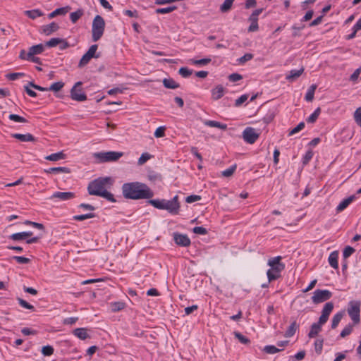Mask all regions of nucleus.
<instances>
[{"mask_svg":"<svg viewBox=\"0 0 361 361\" xmlns=\"http://www.w3.org/2000/svg\"><path fill=\"white\" fill-rule=\"evenodd\" d=\"M122 193L126 199H150L154 192L146 184L140 182L126 183L122 185Z\"/></svg>","mask_w":361,"mask_h":361,"instance_id":"1","label":"nucleus"},{"mask_svg":"<svg viewBox=\"0 0 361 361\" xmlns=\"http://www.w3.org/2000/svg\"><path fill=\"white\" fill-rule=\"evenodd\" d=\"M148 202L154 207L159 209H165L173 215L178 214L180 207L178 195L174 196L169 200L165 199H154L149 200Z\"/></svg>","mask_w":361,"mask_h":361,"instance_id":"2","label":"nucleus"},{"mask_svg":"<svg viewBox=\"0 0 361 361\" xmlns=\"http://www.w3.org/2000/svg\"><path fill=\"white\" fill-rule=\"evenodd\" d=\"M114 183L111 177H100L91 181L87 186V191L90 195L99 196L97 192L109 189Z\"/></svg>","mask_w":361,"mask_h":361,"instance_id":"3","label":"nucleus"},{"mask_svg":"<svg viewBox=\"0 0 361 361\" xmlns=\"http://www.w3.org/2000/svg\"><path fill=\"white\" fill-rule=\"evenodd\" d=\"M281 256L271 258L268 260V265L271 267L267 272L269 282L278 279L281 277V272L285 269V264L281 263Z\"/></svg>","mask_w":361,"mask_h":361,"instance_id":"4","label":"nucleus"},{"mask_svg":"<svg viewBox=\"0 0 361 361\" xmlns=\"http://www.w3.org/2000/svg\"><path fill=\"white\" fill-rule=\"evenodd\" d=\"M105 28V21L104 18L97 15L93 21L92 26V37L93 42L98 41L103 35Z\"/></svg>","mask_w":361,"mask_h":361,"instance_id":"5","label":"nucleus"},{"mask_svg":"<svg viewBox=\"0 0 361 361\" xmlns=\"http://www.w3.org/2000/svg\"><path fill=\"white\" fill-rule=\"evenodd\" d=\"M123 156V153L121 152H96L93 154V157L99 163L111 162L118 160Z\"/></svg>","mask_w":361,"mask_h":361,"instance_id":"6","label":"nucleus"},{"mask_svg":"<svg viewBox=\"0 0 361 361\" xmlns=\"http://www.w3.org/2000/svg\"><path fill=\"white\" fill-rule=\"evenodd\" d=\"M360 301H350L349 302V307L348 313L354 324H357L360 321Z\"/></svg>","mask_w":361,"mask_h":361,"instance_id":"7","label":"nucleus"},{"mask_svg":"<svg viewBox=\"0 0 361 361\" xmlns=\"http://www.w3.org/2000/svg\"><path fill=\"white\" fill-rule=\"evenodd\" d=\"M332 293L329 290L317 289L314 291L312 300L314 304H319L329 300Z\"/></svg>","mask_w":361,"mask_h":361,"instance_id":"8","label":"nucleus"},{"mask_svg":"<svg viewBox=\"0 0 361 361\" xmlns=\"http://www.w3.org/2000/svg\"><path fill=\"white\" fill-rule=\"evenodd\" d=\"M259 135L253 128L247 127L243 132V140L249 144H253L258 139Z\"/></svg>","mask_w":361,"mask_h":361,"instance_id":"9","label":"nucleus"},{"mask_svg":"<svg viewBox=\"0 0 361 361\" xmlns=\"http://www.w3.org/2000/svg\"><path fill=\"white\" fill-rule=\"evenodd\" d=\"M81 85V82H77L71 88V97L72 99L78 102H83L87 99V95L80 89H77V87Z\"/></svg>","mask_w":361,"mask_h":361,"instance_id":"10","label":"nucleus"},{"mask_svg":"<svg viewBox=\"0 0 361 361\" xmlns=\"http://www.w3.org/2000/svg\"><path fill=\"white\" fill-rule=\"evenodd\" d=\"M173 240L177 245L183 247H188L191 243L190 238L186 234L175 233L173 234Z\"/></svg>","mask_w":361,"mask_h":361,"instance_id":"11","label":"nucleus"},{"mask_svg":"<svg viewBox=\"0 0 361 361\" xmlns=\"http://www.w3.org/2000/svg\"><path fill=\"white\" fill-rule=\"evenodd\" d=\"M75 193L72 192H55L49 197L50 200L59 199L61 201H67L75 197Z\"/></svg>","mask_w":361,"mask_h":361,"instance_id":"12","label":"nucleus"},{"mask_svg":"<svg viewBox=\"0 0 361 361\" xmlns=\"http://www.w3.org/2000/svg\"><path fill=\"white\" fill-rule=\"evenodd\" d=\"M59 29V26L57 23L52 22L49 25H46L42 27V32L45 35H50L53 32L57 31Z\"/></svg>","mask_w":361,"mask_h":361,"instance_id":"13","label":"nucleus"},{"mask_svg":"<svg viewBox=\"0 0 361 361\" xmlns=\"http://www.w3.org/2000/svg\"><path fill=\"white\" fill-rule=\"evenodd\" d=\"M11 136L16 139L19 140L21 142H35L36 141V138L30 133L27 134H20V133H13Z\"/></svg>","mask_w":361,"mask_h":361,"instance_id":"14","label":"nucleus"},{"mask_svg":"<svg viewBox=\"0 0 361 361\" xmlns=\"http://www.w3.org/2000/svg\"><path fill=\"white\" fill-rule=\"evenodd\" d=\"M44 47L42 44L32 46L29 48L28 57H32V56L40 54L44 51Z\"/></svg>","mask_w":361,"mask_h":361,"instance_id":"15","label":"nucleus"},{"mask_svg":"<svg viewBox=\"0 0 361 361\" xmlns=\"http://www.w3.org/2000/svg\"><path fill=\"white\" fill-rule=\"evenodd\" d=\"M338 252L337 251L332 252L329 256V263L330 266L335 269H338Z\"/></svg>","mask_w":361,"mask_h":361,"instance_id":"16","label":"nucleus"},{"mask_svg":"<svg viewBox=\"0 0 361 361\" xmlns=\"http://www.w3.org/2000/svg\"><path fill=\"white\" fill-rule=\"evenodd\" d=\"M355 196L351 195L348 198L343 200L336 207L337 212H341L344 210L354 200Z\"/></svg>","mask_w":361,"mask_h":361,"instance_id":"17","label":"nucleus"},{"mask_svg":"<svg viewBox=\"0 0 361 361\" xmlns=\"http://www.w3.org/2000/svg\"><path fill=\"white\" fill-rule=\"evenodd\" d=\"M304 71V68H302L299 70H291L288 75L286 76V79L288 81H293L296 78H299Z\"/></svg>","mask_w":361,"mask_h":361,"instance_id":"18","label":"nucleus"},{"mask_svg":"<svg viewBox=\"0 0 361 361\" xmlns=\"http://www.w3.org/2000/svg\"><path fill=\"white\" fill-rule=\"evenodd\" d=\"M44 172L46 173H70L71 172V169L68 167H52L49 168L48 169H44Z\"/></svg>","mask_w":361,"mask_h":361,"instance_id":"19","label":"nucleus"},{"mask_svg":"<svg viewBox=\"0 0 361 361\" xmlns=\"http://www.w3.org/2000/svg\"><path fill=\"white\" fill-rule=\"evenodd\" d=\"M224 93V88L222 85H218L213 90H212V98L215 100L221 98Z\"/></svg>","mask_w":361,"mask_h":361,"instance_id":"20","label":"nucleus"},{"mask_svg":"<svg viewBox=\"0 0 361 361\" xmlns=\"http://www.w3.org/2000/svg\"><path fill=\"white\" fill-rule=\"evenodd\" d=\"M204 124L207 126L213 127V128H218L221 130H226L227 129V125L224 123H221L220 122L216 121H211V120H206L204 121Z\"/></svg>","mask_w":361,"mask_h":361,"instance_id":"21","label":"nucleus"},{"mask_svg":"<svg viewBox=\"0 0 361 361\" xmlns=\"http://www.w3.org/2000/svg\"><path fill=\"white\" fill-rule=\"evenodd\" d=\"M299 328V325L297 324V322L295 321H293L290 325L289 326V327L288 328V329L286 330V331L285 332V337L286 338H290V337H292L296 330Z\"/></svg>","mask_w":361,"mask_h":361,"instance_id":"22","label":"nucleus"},{"mask_svg":"<svg viewBox=\"0 0 361 361\" xmlns=\"http://www.w3.org/2000/svg\"><path fill=\"white\" fill-rule=\"evenodd\" d=\"M66 158V154L61 151L56 153L51 154L45 157L46 160L56 161L59 160L64 159Z\"/></svg>","mask_w":361,"mask_h":361,"instance_id":"23","label":"nucleus"},{"mask_svg":"<svg viewBox=\"0 0 361 361\" xmlns=\"http://www.w3.org/2000/svg\"><path fill=\"white\" fill-rule=\"evenodd\" d=\"M322 330V326L317 322L313 323L311 326L310 331L308 334L310 338H314Z\"/></svg>","mask_w":361,"mask_h":361,"instance_id":"24","label":"nucleus"},{"mask_svg":"<svg viewBox=\"0 0 361 361\" xmlns=\"http://www.w3.org/2000/svg\"><path fill=\"white\" fill-rule=\"evenodd\" d=\"M163 84L168 89H176L180 87V85L172 78H164Z\"/></svg>","mask_w":361,"mask_h":361,"instance_id":"25","label":"nucleus"},{"mask_svg":"<svg viewBox=\"0 0 361 361\" xmlns=\"http://www.w3.org/2000/svg\"><path fill=\"white\" fill-rule=\"evenodd\" d=\"M73 334L81 340H85L89 337L87 329L85 328H77L73 331Z\"/></svg>","mask_w":361,"mask_h":361,"instance_id":"26","label":"nucleus"},{"mask_svg":"<svg viewBox=\"0 0 361 361\" xmlns=\"http://www.w3.org/2000/svg\"><path fill=\"white\" fill-rule=\"evenodd\" d=\"M343 315H344V312H343V311L339 312L334 315L332 320H331V328L333 329H336L338 326L339 322L343 317Z\"/></svg>","mask_w":361,"mask_h":361,"instance_id":"27","label":"nucleus"},{"mask_svg":"<svg viewBox=\"0 0 361 361\" xmlns=\"http://www.w3.org/2000/svg\"><path fill=\"white\" fill-rule=\"evenodd\" d=\"M234 1L235 0H225L224 3L220 6V11L221 13H227L229 11Z\"/></svg>","mask_w":361,"mask_h":361,"instance_id":"28","label":"nucleus"},{"mask_svg":"<svg viewBox=\"0 0 361 361\" xmlns=\"http://www.w3.org/2000/svg\"><path fill=\"white\" fill-rule=\"evenodd\" d=\"M317 89L316 85H312L305 94V99L307 102H312L314 99V92Z\"/></svg>","mask_w":361,"mask_h":361,"instance_id":"29","label":"nucleus"},{"mask_svg":"<svg viewBox=\"0 0 361 361\" xmlns=\"http://www.w3.org/2000/svg\"><path fill=\"white\" fill-rule=\"evenodd\" d=\"M25 14L31 19H35L37 17L43 16V13L39 9L25 11Z\"/></svg>","mask_w":361,"mask_h":361,"instance_id":"30","label":"nucleus"},{"mask_svg":"<svg viewBox=\"0 0 361 361\" xmlns=\"http://www.w3.org/2000/svg\"><path fill=\"white\" fill-rule=\"evenodd\" d=\"M67 11H67L66 8H64V7L59 8L55 9L51 13H50L48 15V17H49V18H53L56 17V16H59V15L63 16L67 13Z\"/></svg>","mask_w":361,"mask_h":361,"instance_id":"31","label":"nucleus"},{"mask_svg":"<svg viewBox=\"0 0 361 361\" xmlns=\"http://www.w3.org/2000/svg\"><path fill=\"white\" fill-rule=\"evenodd\" d=\"M282 349H280L279 348H277L276 346L275 345H265L263 348V351L267 354H275V353H277L280 351H281Z\"/></svg>","mask_w":361,"mask_h":361,"instance_id":"32","label":"nucleus"},{"mask_svg":"<svg viewBox=\"0 0 361 361\" xmlns=\"http://www.w3.org/2000/svg\"><path fill=\"white\" fill-rule=\"evenodd\" d=\"M333 309H334V303L332 302H328L324 305V306L322 309V314H324L327 317H329Z\"/></svg>","mask_w":361,"mask_h":361,"instance_id":"33","label":"nucleus"},{"mask_svg":"<svg viewBox=\"0 0 361 361\" xmlns=\"http://www.w3.org/2000/svg\"><path fill=\"white\" fill-rule=\"evenodd\" d=\"M125 303L123 302H114L110 304L111 311L114 312H118L125 307Z\"/></svg>","mask_w":361,"mask_h":361,"instance_id":"34","label":"nucleus"},{"mask_svg":"<svg viewBox=\"0 0 361 361\" xmlns=\"http://www.w3.org/2000/svg\"><path fill=\"white\" fill-rule=\"evenodd\" d=\"M99 197H104L111 202H115L116 200L114 197V195L109 192L107 190L103 191V192H97Z\"/></svg>","mask_w":361,"mask_h":361,"instance_id":"35","label":"nucleus"},{"mask_svg":"<svg viewBox=\"0 0 361 361\" xmlns=\"http://www.w3.org/2000/svg\"><path fill=\"white\" fill-rule=\"evenodd\" d=\"M321 112L320 108H317L315 111L307 118V122L310 123H314L318 118Z\"/></svg>","mask_w":361,"mask_h":361,"instance_id":"36","label":"nucleus"},{"mask_svg":"<svg viewBox=\"0 0 361 361\" xmlns=\"http://www.w3.org/2000/svg\"><path fill=\"white\" fill-rule=\"evenodd\" d=\"M235 337L238 339V341L243 343V344H249L250 343V341L248 338H247L246 336H243L242 334H240V332H238V331H235L233 333Z\"/></svg>","mask_w":361,"mask_h":361,"instance_id":"37","label":"nucleus"},{"mask_svg":"<svg viewBox=\"0 0 361 361\" xmlns=\"http://www.w3.org/2000/svg\"><path fill=\"white\" fill-rule=\"evenodd\" d=\"M190 62L194 65H200V66H204L211 62V59L206 58V59H190Z\"/></svg>","mask_w":361,"mask_h":361,"instance_id":"38","label":"nucleus"},{"mask_svg":"<svg viewBox=\"0 0 361 361\" xmlns=\"http://www.w3.org/2000/svg\"><path fill=\"white\" fill-rule=\"evenodd\" d=\"M354 325H355L354 324H348L341 332V334H340L341 337L345 338V336L350 335L353 331Z\"/></svg>","mask_w":361,"mask_h":361,"instance_id":"39","label":"nucleus"},{"mask_svg":"<svg viewBox=\"0 0 361 361\" xmlns=\"http://www.w3.org/2000/svg\"><path fill=\"white\" fill-rule=\"evenodd\" d=\"M95 214L94 213H88L85 214L75 215L73 218L75 221H83L87 219L95 217Z\"/></svg>","mask_w":361,"mask_h":361,"instance_id":"40","label":"nucleus"},{"mask_svg":"<svg viewBox=\"0 0 361 361\" xmlns=\"http://www.w3.org/2000/svg\"><path fill=\"white\" fill-rule=\"evenodd\" d=\"M177 8L176 6H171L166 8H159L156 9L157 13L165 14L171 13Z\"/></svg>","mask_w":361,"mask_h":361,"instance_id":"41","label":"nucleus"},{"mask_svg":"<svg viewBox=\"0 0 361 361\" xmlns=\"http://www.w3.org/2000/svg\"><path fill=\"white\" fill-rule=\"evenodd\" d=\"M83 13L81 10H78L75 12H73L70 14V19L72 23H76L78 19L82 16Z\"/></svg>","mask_w":361,"mask_h":361,"instance_id":"42","label":"nucleus"},{"mask_svg":"<svg viewBox=\"0 0 361 361\" xmlns=\"http://www.w3.org/2000/svg\"><path fill=\"white\" fill-rule=\"evenodd\" d=\"M64 86V83L63 82H56L51 85V86L48 88V90L53 92L59 91Z\"/></svg>","mask_w":361,"mask_h":361,"instance_id":"43","label":"nucleus"},{"mask_svg":"<svg viewBox=\"0 0 361 361\" xmlns=\"http://www.w3.org/2000/svg\"><path fill=\"white\" fill-rule=\"evenodd\" d=\"M93 57H90V55H88L87 53H85L82 56V58L80 59V62H79V64H78V66L80 68H82L83 66H85V65H87L90 61L91 60V59H92Z\"/></svg>","mask_w":361,"mask_h":361,"instance_id":"44","label":"nucleus"},{"mask_svg":"<svg viewBox=\"0 0 361 361\" xmlns=\"http://www.w3.org/2000/svg\"><path fill=\"white\" fill-rule=\"evenodd\" d=\"M97 48H98V46L97 44H93L92 45L89 49L87 50V51L86 52L88 55L90 56V57H93V58H99V54H96V51L97 50Z\"/></svg>","mask_w":361,"mask_h":361,"instance_id":"45","label":"nucleus"},{"mask_svg":"<svg viewBox=\"0 0 361 361\" xmlns=\"http://www.w3.org/2000/svg\"><path fill=\"white\" fill-rule=\"evenodd\" d=\"M178 73L183 77V78H188L190 76L192 73V71L188 69L186 67H181Z\"/></svg>","mask_w":361,"mask_h":361,"instance_id":"46","label":"nucleus"},{"mask_svg":"<svg viewBox=\"0 0 361 361\" xmlns=\"http://www.w3.org/2000/svg\"><path fill=\"white\" fill-rule=\"evenodd\" d=\"M152 156L147 153H142L140 157L138 159L137 164L138 165H143L145 162H147L149 159H150Z\"/></svg>","mask_w":361,"mask_h":361,"instance_id":"47","label":"nucleus"},{"mask_svg":"<svg viewBox=\"0 0 361 361\" xmlns=\"http://www.w3.org/2000/svg\"><path fill=\"white\" fill-rule=\"evenodd\" d=\"M263 8H258L255 10L252 14L249 17V21H257L258 22V16L262 13Z\"/></svg>","mask_w":361,"mask_h":361,"instance_id":"48","label":"nucleus"},{"mask_svg":"<svg viewBox=\"0 0 361 361\" xmlns=\"http://www.w3.org/2000/svg\"><path fill=\"white\" fill-rule=\"evenodd\" d=\"M54 348L51 345H45L42 348V353L44 356H50L54 353Z\"/></svg>","mask_w":361,"mask_h":361,"instance_id":"49","label":"nucleus"},{"mask_svg":"<svg viewBox=\"0 0 361 361\" xmlns=\"http://www.w3.org/2000/svg\"><path fill=\"white\" fill-rule=\"evenodd\" d=\"M61 38H51L46 42V46L49 47H54L60 44Z\"/></svg>","mask_w":361,"mask_h":361,"instance_id":"50","label":"nucleus"},{"mask_svg":"<svg viewBox=\"0 0 361 361\" xmlns=\"http://www.w3.org/2000/svg\"><path fill=\"white\" fill-rule=\"evenodd\" d=\"M235 169H236V165L234 164V165L231 166V167H229L228 169L223 171L222 176L224 177H230L233 174Z\"/></svg>","mask_w":361,"mask_h":361,"instance_id":"51","label":"nucleus"},{"mask_svg":"<svg viewBox=\"0 0 361 361\" xmlns=\"http://www.w3.org/2000/svg\"><path fill=\"white\" fill-rule=\"evenodd\" d=\"M353 116L356 123L361 128V107L355 110Z\"/></svg>","mask_w":361,"mask_h":361,"instance_id":"52","label":"nucleus"},{"mask_svg":"<svg viewBox=\"0 0 361 361\" xmlns=\"http://www.w3.org/2000/svg\"><path fill=\"white\" fill-rule=\"evenodd\" d=\"M305 123L304 122H300L298 123V125L295 127L294 128H293L288 133V135L289 136H291L298 132H300V130H302L304 128H305Z\"/></svg>","mask_w":361,"mask_h":361,"instance_id":"53","label":"nucleus"},{"mask_svg":"<svg viewBox=\"0 0 361 361\" xmlns=\"http://www.w3.org/2000/svg\"><path fill=\"white\" fill-rule=\"evenodd\" d=\"M8 118L10 120H12L16 122H19V123L27 122V121L24 117L20 116L17 114H10L8 116Z\"/></svg>","mask_w":361,"mask_h":361,"instance_id":"54","label":"nucleus"},{"mask_svg":"<svg viewBox=\"0 0 361 361\" xmlns=\"http://www.w3.org/2000/svg\"><path fill=\"white\" fill-rule=\"evenodd\" d=\"M17 300H18L19 304L20 305V306H22L23 307H24L25 309H27V310H34V309H35L34 306L30 305V304H29L25 300H23L20 298H18Z\"/></svg>","mask_w":361,"mask_h":361,"instance_id":"55","label":"nucleus"},{"mask_svg":"<svg viewBox=\"0 0 361 361\" xmlns=\"http://www.w3.org/2000/svg\"><path fill=\"white\" fill-rule=\"evenodd\" d=\"M10 239L16 241L22 240L25 239L24 232L16 233L10 235Z\"/></svg>","mask_w":361,"mask_h":361,"instance_id":"56","label":"nucleus"},{"mask_svg":"<svg viewBox=\"0 0 361 361\" xmlns=\"http://www.w3.org/2000/svg\"><path fill=\"white\" fill-rule=\"evenodd\" d=\"M165 126H160L157 128L154 132V136L156 137H163L165 135Z\"/></svg>","mask_w":361,"mask_h":361,"instance_id":"57","label":"nucleus"},{"mask_svg":"<svg viewBox=\"0 0 361 361\" xmlns=\"http://www.w3.org/2000/svg\"><path fill=\"white\" fill-rule=\"evenodd\" d=\"M355 249L350 246H346L343 250V256L345 259L349 257L353 252Z\"/></svg>","mask_w":361,"mask_h":361,"instance_id":"58","label":"nucleus"},{"mask_svg":"<svg viewBox=\"0 0 361 361\" xmlns=\"http://www.w3.org/2000/svg\"><path fill=\"white\" fill-rule=\"evenodd\" d=\"M13 259H15L19 264H28L30 262L29 258L22 256H13Z\"/></svg>","mask_w":361,"mask_h":361,"instance_id":"59","label":"nucleus"},{"mask_svg":"<svg viewBox=\"0 0 361 361\" xmlns=\"http://www.w3.org/2000/svg\"><path fill=\"white\" fill-rule=\"evenodd\" d=\"M23 73H11L6 75V78L10 80H16L20 77L23 76Z\"/></svg>","mask_w":361,"mask_h":361,"instance_id":"60","label":"nucleus"},{"mask_svg":"<svg viewBox=\"0 0 361 361\" xmlns=\"http://www.w3.org/2000/svg\"><path fill=\"white\" fill-rule=\"evenodd\" d=\"M202 199L201 196L197 195H189L186 197L185 202L187 203H192L196 201H199Z\"/></svg>","mask_w":361,"mask_h":361,"instance_id":"61","label":"nucleus"},{"mask_svg":"<svg viewBox=\"0 0 361 361\" xmlns=\"http://www.w3.org/2000/svg\"><path fill=\"white\" fill-rule=\"evenodd\" d=\"M313 157V152L312 150H308L304 157H303V159H302V163L303 164H307L312 158Z\"/></svg>","mask_w":361,"mask_h":361,"instance_id":"62","label":"nucleus"},{"mask_svg":"<svg viewBox=\"0 0 361 361\" xmlns=\"http://www.w3.org/2000/svg\"><path fill=\"white\" fill-rule=\"evenodd\" d=\"M192 231L196 234L200 235H206L207 233V229L202 226L194 227Z\"/></svg>","mask_w":361,"mask_h":361,"instance_id":"63","label":"nucleus"},{"mask_svg":"<svg viewBox=\"0 0 361 361\" xmlns=\"http://www.w3.org/2000/svg\"><path fill=\"white\" fill-rule=\"evenodd\" d=\"M243 78L242 75L239 73H235L228 75V80L231 82H237Z\"/></svg>","mask_w":361,"mask_h":361,"instance_id":"64","label":"nucleus"}]
</instances>
